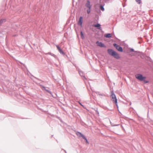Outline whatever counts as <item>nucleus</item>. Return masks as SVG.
Returning a JSON list of instances; mask_svg holds the SVG:
<instances>
[{
	"label": "nucleus",
	"instance_id": "obj_21",
	"mask_svg": "<svg viewBox=\"0 0 153 153\" xmlns=\"http://www.w3.org/2000/svg\"><path fill=\"white\" fill-rule=\"evenodd\" d=\"M84 139L85 140L86 143H88V142L87 139L86 138H85V139Z\"/></svg>",
	"mask_w": 153,
	"mask_h": 153
},
{
	"label": "nucleus",
	"instance_id": "obj_20",
	"mask_svg": "<svg viewBox=\"0 0 153 153\" xmlns=\"http://www.w3.org/2000/svg\"><path fill=\"white\" fill-rule=\"evenodd\" d=\"M143 81H144V83H147L149 82L148 81L145 80H143Z\"/></svg>",
	"mask_w": 153,
	"mask_h": 153
},
{
	"label": "nucleus",
	"instance_id": "obj_19",
	"mask_svg": "<svg viewBox=\"0 0 153 153\" xmlns=\"http://www.w3.org/2000/svg\"><path fill=\"white\" fill-rule=\"evenodd\" d=\"M87 12L88 14H89L90 12V9H88L87 10Z\"/></svg>",
	"mask_w": 153,
	"mask_h": 153
},
{
	"label": "nucleus",
	"instance_id": "obj_2",
	"mask_svg": "<svg viewBox=\"0 0 153 153\" xmlns=\"http://www.w3.org/2000/svg\"><path fill=\"white\" fill-rule=\"evenodd\" d=\"M136 78L140 81H143L146 79L145 76H143L141 74H137L135 75Z\"/></svg>",
	"mask_w": 153,
	"mask_h": 153
},
{
	"label": "nucleus",
	"instance_id": "obj_3",
	"mask_svg": "<svg viewBox=\"0 0 153 153\" xmlns=\"http://www.w3.org/2000/svg\"><path fill=\"white\" fill-rule=\"evenodd\" d=\"M111 97L113 101L115 104L118 107V105H117V100L116 99L115 95L114 94L112 93V94Z\"/></svg>",
	"mask_w": 153,
	"mask_h": 153
},
{
	"label": "nucleus",
	"instance_id": "obj_15",
	"mask_svg": "<svg viewBox=\"0 0 153 153\" xmlns=\"http://www.w3.org/2000/svg\"><path fill=\"white\" fill-rule=\"evenodd\" d=\"M80 134V135L84 139H85V136L82 134L81 133H79Z\"/></svg>",
	"mask_w": 153,
	"mask_h": 153
},
{
	"label": "nucleus",
	"instance_id": "obj_14",
	"mask_svg": "<svg viewBox=\"0 0 153 153\" xmlns=\"http://www.w3.org/2000/svg\"><path fill=\"white\" fill-rule=\"evenodd\" d=\"M80 134V135L84 139H85V136L82 134L81 133H79Z\"/></svg>",
	"mask_w": 153,
	"mask_h": 153
},
{
	"label": "nucleus",
	"instance_id": "obj_9",
	"mask_svg": "<svg viewBox=\"0 0 153 153\" xmlns=\"http://www.w3.org/2000/svg\"><path fill=\"white\" fill-rule=\"evenodd\" d=\"M94 26L95 27H97L99 29H100V24H97L96 25H94Z\"/></svg>",
	"mask_w": 153,
	"mask_h": 153
},
{
	"label": "nucleus",
	"instance_id": "obj_1",
	"mask_svg": "<svg viewBox=\"0 0 153 153\" xmlns=\"http://www.w3.org/2000/svg\"><path fill=\"white\" fill-rule=\"evenodd\" d=\"M107 52L109 55L113 56L116 59H118L120 58L119 55L112 49H108L107 51Z\"/></svg>",
	"mask_w": 153,
	"mask_h": 153
},
{
	"label": "nucleus",
	"instance_id": "obj_13",
	"mask_svg": "<svg viewBox=\"0 0 153 153\" xmlns=\"http://www.w3.org/2000/svg\"><path fill=\"white\" fill-rule=\"evenodd\" d=\"M80 134V135L84 139H85V136L82 134L81 133H79Z\"/></svg>",
	"mask_w": 153,
	"mask_h": 153
},
{
	"label": "nucleus",
	"instance_id": "obj_6",
	"mask_svg": "<svg viewBox=\"0 0 153 153\" xmlns=\"http://www.w3.org/2000/svg\"><path fill=\"white\" fill-rule=\"evenodd\" d=\"M82 17L81 16L80 17L79 21L78 22V25H80L81 27H82Z\"/></svg>",
	"mask_w": 153,
	"mask_h": 153
},
{
	"label": "nucleus",
	"instance_id": "obj_5",
	"mask_svg": "<svg viewBox=\"0 0 153 153\" xmlns=\"http://www.w3.org/2000/svg\"><path fill=\"white\" fill-rule=\"evenodd\" d=\"M85 6L88 8V9H91V6L90 5V2L89 0L87 1L86 3L85 4Z\"/></svg>",
	"mask_w": 153,
	"mask_h": 153
},
{
	"label": "nucleus",
	"instance_id": "obj_4",
	"mask_svg": "<svg viewBox=\"0 0 153 153\" xmlns=\"http://www.w3.org/2000/svg\"><path fill=\"white\" fill-rule=\"evenodd\" d=\"M113 45L114 47H115L116 49L119 51L120 52H122L123 51V49L122 48L119 46L117 45L116 44H113Z\"/></svg>",
	"mask_w": 153,
	"mask_h": 153
},
{
	"label": "nucleus",
	"instance_id": "obj_8",
	"mask_svg": "<svg viewBox=\"0 0 153 153\" xmlns=\"http://www.w3.org/2000/svg\"><path fill=\"white\" fill-rule=\"evenodd\" d=\"M56 47L57 49L59 51V53H61L62 54H64V52L60 48L58 45H56Z\"/></svg>",
	"mask_w": 153,
	"mask_h": 153
},
{
	"label": "nucleus",
	"instance_id": "obj_16",
	"mask_svg": "<svg viewBox=\"0 0 153 153\" xmlns=\"http://www.w3.org/2000/svg\"><path fill=\"white\" fill-rule=\"evenodd\" d=\"M41 88L43 90H45L47 91V90L45 88V87L43 86H41Z\"/></svg>",
	"mask_w": 153,
	"mask_h": 153
},
{
	"label": "nucleus",
	"instance_id": "obj_7",
	"mask_svg": "<svg viewBox=\"0 0 153 153\" xmlns=\"http://www.w3.org/2000/svg\"><path fill=\"white\" fill-rule=\"evenodd\" d=\"M96 44H97L98 46H100L101 47H105V45L102 42H96Z\"/></svg>",
	"mask_w": 153,
	"mask_h": 153
},
{
	"label": "nucleus",
	"instance_id": "obj_10",
	"mask_svg": "<svg viewBox=\"0 0 153 153\" xmlns=\"http://www.w3.org/2000/svg\"><path fill=\"white\" fill-rule=\"evenodd\" d=\"M111 34L108 33L105 35V36L106 38H110L111 37Z\"/></svg>",
	"mask_w": 153,
	"mask_h": 153
},
{
	"label": "nucleus",
	"instance_id": "obj_18",
	"mask_svg": "<svg viewBox=\"0 0 153 153\" xmlns=\"http://www.w3.org/2000/svg\"><path fill=\"white\" fill-rule=\"evenodd\" d=\"M80 34H81V38H82V39H83V37H84V36H83V33H82V31L81 32Z\"/></svg>",
	"mask_w": 153,
	"mask_h": 153
},
{
	"label": "nucleus",
	"instance_id": "obj_22",
	"mask_svg": "<svg viewBox=\"0 0 153 153\" xmlns=\"http://www.w3.org/2000/svg\"><path fill=\"white\" fill-rule=\"evenodd\" d=\"M130 51H132V52L134 51V49H130Z\"/></svg>",
	"mask_w": 153,
	"mask_h": 153
},
{
	"label": "nucleus",
	"instance_id": "obj_17",
	"mask_svg": "<svg viewBox=\"0 0 153 153\" xmlns=\"http://www.w3.org/2000/svg\"><path fill=\"white\" fill-rule=\"evenodd\" d=\"M136 1L139 4H140L141 3V0H136Z\"/></svg>",
	"mask_w": 153,
	"mask_h": 153
},
{
	"label": "nucleus",
	"instance_id": "obj_12",
	"mask_svg": "<svg viewBox=\"0 0 153 153\" xmlns=\"http://www.w3.org/2000/svg\"><path fill=\"white\" fill-rule=\"evenodd\" d=\"M100 9L102 10V11H103L104 10V8L103 7V6L102 5H101L100 6Z\"/></svg>",
	"mask_w": 153,
	"mask_h": 153
},
{
	"label": "nucleus",
	"instance_id": "obj_11",
	"mask_svg": "<svg viewBox=\"0 0 153 153\" xmlns=\"http://www.w3.org/2000/svg\"><path fill=\"white\" fill-rule=\"evenodd\" d=\"M5 21H6L5 19H1L0 21V23L1 24L3 22H5Z\"/></svg>",
	"mask_w": 153,
	"mask_h": 153
}]
</instances>
